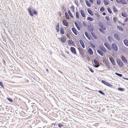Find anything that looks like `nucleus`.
Listing matches in <instances>:
<instances>
[{"label":"nucleus","mask_w":128,"mask_h":128,"mask_svg":"<svg viewBox=\"0 0 128 128\" xmlns=\"http://www.w3.org/2000/svg\"><path fill=\"white\" fill-rule=\"evenodd\" d=\"M112 47L113 50L115 51L118 50V47L117 44L115 43H113L112 44Z\"/></svg>","instance_id":"nucleus-1"},{"label":"nucleus","mask_w":128,"mask_h":128,"mask_svg":"<svg viewBox=\"0 0 128 128\" xmlns=\"http://www.w3.org/2000/svg\"><path fill=\"white\" fill-rule=\"evenodd\" d=\"M103 62L105 63L106 64V66L107 67V68L109 69L110 68V66H109V62L108 60L106 59H104L103 60Z\"/></svg>","instance_id":"nucleus-2"},{"label":"nucleus","mask_w":128,"mask_h":128,"mask_svg":"<svg viewBox=\"0 0 128 128\" xmlns=\"http://www.w3.org/2000/svg\"><path fill=\"white\" fill-rule=\"evenodd\" d=\"M116 1L117 3H120L123 4H126L127 3L126 0H116Z\"/></svg>","instance_id":"nucleus-3"},{"label":"nucleus","mask_w":128,"mask_h":128,"mask_svg":"<svg viewBox=\"0 0 128 128\" xmlns=\"http://www.w3.org/2000/svg\"><path fill=\"white\" fill-rule=\"evenodd\" d=\"M101 82L103 84H104L105 85L109 87H112L113 86V85H112L110 84L109 83H108L104 80H102V81Z\"/></svg>","instance_id":"nucleus-4"},{"label":"nucleus","mask_w":128,"mask_h":128,"mask_svg":"<svg viewBox=\"0 0 128 128\" xmlns=\"http://www.w3.org/2000/svg\"><path fill=\"white\" fill-rule=\"evenodd\" d=\"M78 49L81 56H84V52L83 51L84 49L80 47L78 48Z\"/></svg>","instance_id":"nucleus-5"},{"label":"nucleus","mask_w":128,"mask_h":128,"mask_svg":"<svg viewBox=\"0 0 128 128\" xmlns=\"http://www.w3.org/2000/svg\"><path fill=\"white\" fill-rule=\"evenodd\" d=\"M70 50L71 52L74 54H76V52L75 48L74 47H71L70 48Z\"/></svg>","instance_id":"nucleus-6"},{"label":"nucleus","mask_w":128,"mask_h":128,"mask_svg":"<svg viewBox=\"0 0 128 128\" xmlns=\"http://www.w3.org/2000/svg\"><path fill=\"white\" fill-rule=\"evenodd\" d=\"M93 62L95 65H94V66L96 68H98L99 66H100L99 63L96 60H94Z\"/></svg>","instance_id":"nucleus-7"},{"label":"nucleus","mask_w":128,"mask_h":128,"mask_svg":"<svg viewBox=\"0 0 128 128\" xmlns=\"http://www.w3.org/2000/svg\"><path fill=\"white\" fill-rule=\"evenodd\" d=\"M117 62L118 64L120 67H122L123 66V63L119 59H117Z\"/></svg>","instance_id":"nucleus-8"},{"label":"nucleus","mask_w":128,"mask_h":128,"mask_svg":"<svg viewBox=\"0 0 128 128\" xmlns=\"http://www.w3.org/2000/svg\"><path fill=\"white\" fill-rule=\"evenodd\" d=\"M60 40L62 42H65L66 40V37L64 35L62 36L61 38H60Z\"/></svg>","instance_id":"nucleus-9"},{"label":"nucleus","mask_w":128,"mask_h":128,"mask_svg":"<svg viewBox=\"0 0 128 128\" xmlns=\"http://www.w3.org/2000/svg\"><path fill=\"white\" fill-rule=\"evenodd\" d=\"M99 48L104 52H106V49L103 45L100 46L99 47Z\"/></svg>","instance_id":"nucleus-10"},{"label":"nucleus","mask_w":128,"mask_h":128,"mask_svg":"<svg viewBox=\"0 0 128 128\" xmlns=\"http://www.w3.org/2000/svg\"><path fill=\"white\" fill-rule=\"evenodd\" d=\"M104 45L109 50H111V48L110 46L108 43L106 42H105L104 44Z\"/></svg>","instance_id":"nucleus-11"},{"label":"nucleus","mask_w":128,"mask_h":128,"mask_svg":"<svg viewBox=\"0 0 128 128\" xmlns=\"http://www.w3.org/2000/svg\"><path fill=\"white\" fill-rule=\"evenodd\" d=\"M72 31L74 34L76 35H77V32L76 29L74 28H72L71 29Z\"/></svg>","instance_id":"nucleus-12"},{"label":"nucleus","mask_w":128,"mask_h":128,"mask_svg":"<svg viewBox=\"0 0 128 128\" xmlns=\"http://www.w3.org/2000/svg\"><path fill=\"white\" fill-rule=\"evenodd\" d=\"M31 10L32 8H28V10L30 15V16H33V15L32 13Z\"/></svg>","instance_id":"nucleus-13"},{"label":"nucleus","mask_w":128,"mask_h":128,"mask_svg":"<svg viewBox=\"0 0 128 128\" xmlns=\"http://www.w3.org/2000/svg\"><path fill=\"white\" fill-rule=\"evenodd\" d=\"M62 24L66 26H68V24L67 22L65 20H63L62 21Z\"/></svg>","instance_id":"nucleus-14"},{"label":"nucleus","mask_w":128,"mask_h":128,"mask_svg":"<svg viewBox=\"0 0 128 128\" xmlns=\"http://www.w3.org/2000/svg\"><path fill=\"white\" fill-rule=\"evenodd\" d=\"M121 58L122 61L126 64H128V62L127 60L126 59V58L123 56H122Z\"/></svg>","instance_id":"nucleus-15"},{"label":"nucleus","mask_w":128,"mask_h":128,"mask_svg":"<svg viewBox=\"0 0 128 128\" xmlns=\"http://www.w3.org/2000/svg\"><path fill=\"white\" fill-rule=\"evenodd\" d=\"M109 60L112 64L113 65L115 64V62L114 60L112 57H110L109 58Z\"/></svg>","instance_id":"nucleus-16"},{"label":"nucleus","mask_w":128,"mask_h":128,"mask_svg":"<svg viewBox=\"0 0 128 128\" xmlns=\"http://www.w3.org/2000/svg\"><path fill=\"white\" fill-rule=\"evenodd\" d=\"M68 44L69 46H74V43L72 40H69L68 42Z\"/></svg>","instance_id":"nucleus-17"},{"label":"nucleus","mask_w":128,"mask_h":128,"mask_svg":"<svg viewBox=\"0 0 128 128\" xmlns=\"http://www.w3.org/2000/svg\"><path fill=\"white\" fill-rule=\"evenodd\" d=\"M114 36L115 38L118 40H120L119 36L118 35L116 34H114Z\"/></svg>","instance_id":"nucleus-18"},{"label":"nucleus","mask_w":128,"mask_h":128,"mask_svg":"<svg viewBox=\"0 0 128 128\" xmlns=\"http://www.w3.org/2000/svg\"><path fill=\"white\" fill-rule=\"evenodd\" d=\"M80 13L82 17L84 18H85L86 17V16L83 11L82 10H80Z\"/></svg>","instance_id":"nucleus-19"},{"label":"nucleus","mask_w":128,"mask_h":128,"mask_svg":"<svg viewBox=\"0 0 128 128\" xmlns=\"http://www.w3.org/2000/svg\"><path fill=\"white\" fill-rule=\"evenodd\" d=\"M88 52L89 54L91 55H92L93 54V52L91 48H89L88 49Z\"/></svg>","instance_id":"nucleus-20"},{"label":"nucleus","mask_w":128,"mask_h":128,"mask_svg":"<svg viewBox=\"0 0 128 128\" xmlns=\"http://www.w3.org/2000/svg\"><path fill=\"white\" fill-rule=\"evenodd\" d=\"M79 42L82 47L83 48H84L85 47V46L83 41L82 40H79Z\"/></svg>","instance_id":"nucleus-21"},{"label":"nucleus","mask_w":128,"mask_h":128,"mask_svg":"<svg viewBox=\"0 0 128 128\" xmlns=\"http://www.w3.org/2000/svg\"><path fill=\"white\" fill-rule=\"evenodd\" d=\"M74 24L78 30H80V28L78 23L76 22H74Z\"/></svg>","instance_id":"nucleus-22"},{"label":"nucleus","mask_w":128,"mask_h":128,"mask_svg":"<svg viewBox=\"0 0 128 128\" xmlns=\"http://www.w3.org/2000/svg\"><path fill=\"white\" fill-rule=\"evenodd\" d=\"M91 34L93 37L95 39H97L98 38L97 36L93 32H92L91 33Z\"/></svg>","instance_id":"nucleus-23"},{"label":"nucleus","mask_w":128,"mask_h":128,"mask_svg":"<svg viewBox=\"0 0 128 128\" xmlns=\"http://www.w3.org/2000/svg\"><path fill=\"white\" fill-rule=\"evenodd\" d=\"M56 30L57 32H58L59 31V24L58 23L57 24V25L56 27Z\"/></svg>","instance_id":"nucleus-24"},{"label":"nucleus","mask_w":128,"mask_h":128,"mask_svg":"<svg viewBox=\"0 0 128 128\" xmlns=\"http://www.w3.org/2000/svg\"><path fill=\"white\" fill-rule=\"evenodd\" d=\"M85 2L87 6L89 7L91 6V4L88 0H85Z\"/></svg>","instance_id":"nucleus-25"},{"label":"nucleus","mask_w":128,"mask_h":128,"mask_svg":"<svg viewBox=\"0 0 128 128\" xmlns=\"http://www.w3.org/2000/svg\"><path fill=\"white\" fill-rule=\"evenodd\" d=\"M87 10L88 13L92 16L93 15V14L92 11L89 8H88L87 9Z\"/></svg>","instance_id":"nucleus-26"},{"label":"nucleus","mask_w":128,"mask_h":128,"mask_svg":"<svg viewBox=\"0 0 128 128\" xmlns=\"http://www.w3.org/2000/svg\"><path fill=\"white\" fill-rule=\"evenodd\" d=\"M84 34L85 35H86V37L88 38V39L90 40V36L88 35L87 32H84Z\"/></svg>","instance_id":"nucleus-27"},{"label":"nucleus","mask_w":128,"mask_h":128,"mask_svg":"<svg viewBox=\"0 0 128 128\" xmlns=\"http://www.w3.org/2000/svg\"><path fill=\"white\" fill-rule=\"evenodd\" d=\"M116 27L121 32H122L124 30L123 28L122 27L120 26H117Z\"/></svg>","instance_id":"nucleus-28"},{"label":"nucleus","mask_w":128,"mask_h":128,"mask_svg":"<svg viewBox=\"0 0 128 128\" xmlns=\"http://www.w3.org/2000/svg\"><path fill=\"white\" fill-rule=\"evenodd\" d=\"M98 52L102 56H103V54L102 52L99 50H97Z\"/></svg>","instance_id":"nucleus-29"},{"label":"nucleus","mask_w":128,"mask_h":128,"mask_svg":"<svg viewBox=\"0 0 128 128\" xmlns=\"http://www.w3.org/2000/svg\"><path fill=\"white\" fill-rule=\"evenodd\" d=\"M103 0L104 4L106 5H108L109 4V1L108 0Z\"/></svg>","instance_id":"nucleus-30"},{"label":"nucleus","mask_w":128,"mask_h":128,"mask_svg":"<svg viewBox=\"0 0 128 128\" xmlns=\"http://www.w3.org/2000/svg\"><path fill=\"white\" fill-rule=\"evenodd\" d=\"M124 44L126 46H128V41L127 40L125 39L124 40Z\"/></svg>","instance_id":"nucleus-31"},{"label":"nucleus","mask_w":128,"mask_h":128,"mask_svg":"<svg viewBox=\"0 0 128 128\" xmlns=\"http://www.w3.org/2000/svg\"><path fill=\"white\" fill-rule=\"evenodd\" d=\"M76 18L78 19L80 17L79 13L78 12H76Z\"/></svg>","instance_id":"nucleus-32"},{"label":"nucleus","mask_w":128,"mask_h":128,"mask_svg":"<svg viewBox=\"0 0 128 128\" xmlns=\"http://www.w3.org/2000/svg\"><path fill=\"white\" fill-rule=\"evenodd\" d=\"M65 17L66 19L67 20L69 19L70 18V17H69L67 13L66 12H65Z\"/></svg>","instance_id":"nucleus-33"},{"label":"nucleus","mask_w":128,"mask_h":128,"mask_svg":"<svg viewBox=\"0 0 128 128\" xmlns=\"http://www.w3.org/2000/svg\"><path fill=\"white\" fill-rule=\"evenodd\" d=\"M68 12L69 15L71 18H72L74 17L72 15V14L70 10L68 11Z\"/></svg>","instance_id":"nucleus-34"},{"label":"nucleus","mask_w":128,"mask_h":128,"mask_svg":"<svg viewBox=\"0 0 128 128\" xmlns=\"http://www.w3.org/2000/svg\"><path fill=\"white\" fill-rule=\"evenodd\" d=\"M60 32L62 34H64V29L63 28H61L60 29Z\"/></svg>","instance_id":"nucleus-35"},{"label":"nucleus","mask_w":128,"mask_h":128,"mask_svg":"<svg viewBox=\"0 0 128 128\" xmlns=\"http://www.w3.org/2000/svg\"><path fill=\"white\" fill-rule=\"evenodd\" d=\"M87 20H90L91 22H92L93 20V19L90 17H88L87 18Z\"/></svg>","instance_id":"nucleus-36"},{"label":"nucleus","mask_w":128,"mask_h":128,"mask_svg":"<svg viewBox=\"0 0 128 128\" xmlns=\"http://www.w3.org/2000/svg\"><path fill=\"white\" fill-rule=\"evenodd\" d=\"M113 10L114 12H116L117 11V10L115 6H114L112 7Z\"/></svg>","instance_id":"nucleus-37"},{"label":"nucleus","mask_w":128,"mask_h":128,"mask_svg":"<svg viewBox=\"0 0 128 128\" xmlns=\"http://www.w3.org/2000/svg\"><path fill=\"white\" fill-rule=\"evenodd\" d=\"M72 12H74V8L73 6H72L70 8Z\"/></svg>","instance_id":"nucleus-38"},{"label":"nucleus","mask_w":128,"mask_h":128,"mask_svg":"<svg viewBox=\"0 0 128 128\" xmlns=\"http://www.w3.org/2000/svg\"><path fill=\"white\" fill-rule=\"evenodd\" d=\"M108 38L109 42H110L112 41V38L110 36H108Z\"/></svg>","instance_id":"nucleus-39"},{"label":"nucleus","mask_w":128,"mask_h":128,"mask_svg":"<svg viewBox=\"0 0 128 128\" xmlns=\"http://www.w3.org/2000/svg\"><path fill=\"white\" fill-rule=\"evenodd\" d=\"M107 10L108 12L110 14H111L112 13V10L111 9L109 8H107Z\"/></svg>","instance_id":"nucleus-40"},{"label":"nucleus","mask_w":128,"mask_h":128,"mask_svg":"<svg viewBox=\"0 0 128 128\" xmlns=\"http://www.w3.org/2000/svg\"><path fill=\"white\" fill-rule=\"evenodd\" d=\"M122 16L124 17H126L127 16V15L125 13H122L121 14Z\"/></svg>","instance_id":"nucleus-41"},{"label":"nucleus","mask_w":128,"mask_h":128,"mask_svg":"<svg viewBox=\"0 0 128 128\" xmlns=\"http://www.w3.org/2000/svg\"><path fill=\"white\" fill-rule=\"evenodd\" d=\"M97 4L98 5H99L100 4L101 2L100 0H97L96 2Z\"/></svg>","instance_id":"nucleus-42"},{"label":"nucleus","mask_w":128,"mask_h":128,"mask_svg":"<svg viewBox=\"0 0 128 128\" xmlns=\"http://www.w3.org/2000/svg\"><path fill=\"white\" fill-rule=\"evenodd\" d=\"M118 18H116V17H114L113 18V20L114 22H116Z\"/></svg>","instance_id":"nucleus-43"},{"label":"nucleus","mask_w":128,"mask_h":128,"mask_svg":"<svg viewBox=\"0 0 128 128\" xmlns=\"http://www.w3.org/2000/svg\"><path fill=\"white\" fill-rule=\"evenodd\" d=\"M115 74L116 75H117L118 76H119L120 77H122V74H118L117 72Z\"/></svg>","instance_id":"nucleus-44"},{"label":"nucleus","mask_w":128,"mask_h":128,"mask_svg":"<svg viewBox=\"0 0 128 128\" xmlns=\"http://www.w3.org/2000/svg\"><path fill=\"white\" fill-rule=\"evenodd\" d=\"M100 10L101 12H103L104 11V8L103 7H102L100 8Z\"/></svg>","instance_id":"nucleus-45"},{"label":"nucleus","mask_w":128,"mask_h":128,"mask_svg":"<svg viewBox=\"0 0 128 128\" xmlns=\"http://www.w3.org/2000/svg\"><path fill=\"white\" fill-rule=\"evenodd\" d=\"M118 90L121 91H123L124 90V89L123 88H118Z\"/></svg>","instance_id":"nucleus-46"},{"label":"nucleus","mask_w":128,"mask_h":128,"mask_svg":"<svg viewBox=\"0 0 128 128\" xmlns=\"http://www.w3.org/2000/svg\"><path fill=\"white\" fill-rule=\"evenodd\" d=\"M0 85L2 88H4V86L3 84L1 82H0Z\"/></svg>","instance_id":"nucleus-47"},{"label":"nucleus","mask_w":128,"mask_h":128,"mask_svg":"<svg viewBox=\"0 0 128 128\" xmlns=\"http://www.w3.org/2000/svg\"><path fill=\"white\" fill-rule=\"evenodd\" d=\"M7 99L11 102H13V100L11 98H7Z\"/></svg>","instance_id":"nucleus-48"},{"label":"nucleus","mask_w":128,"mask_h":128,"mask_svg":"<svg viewBox=\"0 0 128 128\" xmlns=\"http://www.w3.org/2000/svg\"><path fill=\"white\" fill-rule=\"evenodd\" d=\"M63 126V125L60 123L58 124V126L59 128H61Z\"/></svg>","instance_id":"nucleus-49"},{"label":"nucleus","mask_w":128,"mask_h":128,"mask_svg":"<svg viewBox=\"0 0 128 128\" xmlns=\"http://www.w3.org/2000/svg\"><path fill=\"white\" fill-rule=\"evenodd\" d=\"M66 36L68 38L70 39V36L69 34H66Z\"/></svg>","instance_id":"nucleus-50"},{"label":"nucleus","mask_w":128,"mask_h":128,"mask_svg":"<svg viewBox=\"0 0 128 128\" xmlns=\"http://www.w3.org/2000/svg\"><path fill=\"white\" fill-rule=\"evenodd\" d=\"M105 18L107 21H109L110 20V18L108 16L106 17Z\"/></svg>","instance_id":"nucleus-51"},{"label":"nucleus","mask_w":128,"mask_h":128,"mask_svg":"<svg viewBox=\"0 0 128 128\" xmlns=\"http://www.w3.org/2000/svg\"><path fill=\"white\" fill-rule=\"evenodd\" d=\"M89 70L92 72H94V71L93 70L90 68H89Z\"/></svg>","instance_id":"nucleus-52"},{"label":"nucleus","mask_w":128,"mask_h":128,"mask_svg":"<svg viewBox=\"0 0 128 128\" xmlns=\"http://www.w3.org/2000/svg\"><path fill=\"white\" fill-rule=\"evenodd\" d=\"M98 92L100 93V94H102V95H104V93H103L102 91L101 90H99L98 91Z\"/></svg>","instance_id":"nucleus-53"},{"label":"nucleus","mask_w":128,"mask_h":128,"mask_svg":"<svg viewBox=\"0 0 128 128\" xmlns=\"http://www.w3.org/2000/svg\"><path fill=\"white\" fill-rule=\"evenodd\" d=\"M101 27L102 28V29L104 30H105L106 29V27L104 26H102Z\"/></svg>","instance_id":"nucleus-54"},{"label":"nucleus","mask_w":128,"mask_h":128,"mask_svg":"<svg viewBox=\"0 0 128 128\" xmlns=\"http://www.w3.org/2000/svg\"><path fill=\"white\" fill-rule=\"evenodd\" d=\"M34 14L37 15V12L36 11H34Z\"/></svg>","instance_id":"nucleus-55"},{"label":"nucleus","mask_w":128,"mask_h":128,"mask_svg":"<svg viewBox=\"0 0 128 128\" xmlns=\"http://www.w3.org/2000/svg\"><path fill=\"white\" fill-rule=\"evenodd\" d=\"M89 0L91 3H92L94 2V0Z\"/></svg>","instance_id":"nucleus-56"},{"label":"nucleus","mask_w":128,"mask_h":128,"mask_svg":"<svg viewBox=\"0 0 128 128\" xmlns=\"http://www.w3.org/2000/svg\"><path fill=\"white\" fill-rule=\"evenodd\" d=\"M128 21V18H126L125 20V21L126 22H127Z\"/></svg>","instance_id":"nucleus-57"},{"label":"nucleus","mask_w":128,"mask_h":128,"mask_svg":"<svg viewBox=\"0 0 128 128\" xmlns=\"http://www.w3.org/2000/svg\"><path fill=\"white\" fill-rule=\"evenodd\" d=\"M91 46L94 48H96V46L92 44Z\"/></svg>","instance_id":"nucleus-58"},{"label":"nucleus","mask_w":128,"mask_h":128,"mask_svg":"<svg viewBox=\"0 0 128 128\" xmlns=\"http://www.w3.org/2000/svg\"><path fill=\"white\" fill-rule=\"evenodd\" d=\"M99 30L101 32H103V31L102 28H100L99 29Z\"/></svg>","instance_id":"nucleus-59"},{"label":"nucleus","mask_w":128,"mask_h":128,"mask_svg":"<svg viewBox=\"0 0 128 128\" xmlns=\"http://www.w3.org/2000/svg\"><path fill=\"white\" fill-rule=\"evenodd\" d=\"M102 14L103 15H106V14L105 12H103V13H102Z\"/></svg>","instance_id":"nucleus-60"},{"label":"nucleus","mask_w":128,"mask_h":128,"mask_svg":"<svg viewBox=\"0 0 128 128\" xmlns=\"http://www.w3.org/2000/svg\"><path fill=\"white\" fill-rule=\"evenodd\" d=\"M124 79L126 80H128V78H124Z\"/></svg>","instance_id":"nucleus-61"},{"label":"nucleus","mask_w":128,"mask_h":128,"mask_svg":"<svg viewBox=\"0 0 128 128\" xmlns=\"http://www.w3.org/2000/svg\"><path fill=\"white\" fill-rule=\"evenodd\" d=\"M66 53H67L68 54H69V52H67V51H66Z\"/></svg>","instance_id":"nucleus-62"},{"label":"nucleus","mask_w":128,"mask_h":128,"mask_svg":"<svg viewBox=\"0 0 128 128\" xmlns=\"http://www.w3.org/2000/svg\"><path fill=\"white\" fill-rule=\"evenodd\" d=\"M46 70L48 72V69H46Z\"/></svg>","instance_id":"nucleus-63"},{"label":"nucleus","mask_w":128,"mask_h":128,"mask_svg":"<svg viewBox=\"0 0 128 128\" xmlns=\"http://www.w3.org/2000/svg\"><path fill=\"white\" fill-rule=\"evenodd\" d=\"M128 2V0H126Z\"/></svg>","instance_id":"nucleus-64"}]
</instances>
